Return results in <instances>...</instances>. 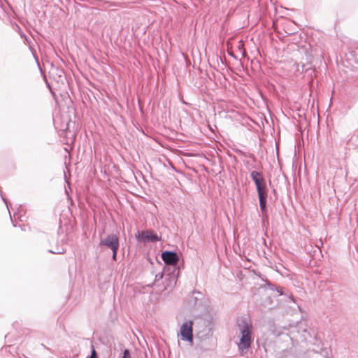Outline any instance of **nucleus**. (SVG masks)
<instances>
[{"label": "nucleus", "instance_id": "obj_12", "mask_svg": "<svg viewBox=\"0 0 358 358\" xmlns=\"http://www.w3.org/2000/svg\"><path fill=\"white\" fill-rule=\"evenodd\" d=\"M90 358H92V357H90Z\"/></svg>", "mask_w": 358, "mask_h": 358}, {"label": "nucleus", "instance_id": "obj_1", "mask_svg": "<svg viewBox=\"0 0 358 358\" xmlns=\"http://www.w3.org/2000/svg\"><path fill=\"white\" fill-rule=\"evenodd\" d=\"M238 328L240 336L237 345L238 350L243 354L249 350L251 345L252 325L250 320L241 318L238 321Z\"/></svg>", "mask_w": 358, "mask_h": 358}, {"label": "nucleus", "instance_id": "obj_11", "mask_svg": "<svg viewBox=\"0 0 358 358\" xmlns=\"http://www.w3.org/2000/svg\"><path fill=\"white\" fill-rule=\"evenodd\" d=\"M90 358H92V357H90Z\"/></svg>", "mask_w": 358, "mask_h": 358}, {"label": "nucleus", "instance_id": "obj_4", "mask_svg": "<svg viewBox=\"0 0 358 358\" xmlns=\"http://www.w3.org/2000/svg\"><path fill=\"white\" fill-rule=\"evenodd\" d=\"M250 176L256 185L257 193L267 192L265 181L259 172L253 171L251 172Z\"/></svg>", "mask_w": 358, "mask_h": 358}, {"label": "nucleus", "instance_id": "obj_5", "mask_svg": "<svg viewBox=\"0 0 358 358\" xmlns=\"http://www.w3.org/2000/svg\"><path fill=\"white\" fill-rule=\"evenodd\" d=\"M250 176L256 185L257 193L267 192L265 181L259 172L253 171L251 172Z\"/></svg>", "mask_w": 358, "mask_h": 358}, {"label": "nucleus", "instance_id": "obj_6", "mask_svg": "<svg viewBox=\"0 0 358 358\" xmlns=\"http://www.w3.org/2000/svg\"><path fill=\"white\" fill-rule=\"evenodd\" d=\"M136 236L138 241L143 242H155L159 241V238L157 234L148 230L138 232V234L136 235Z\"/></svg>", "mask_w": 358, "mask_h": 358}, {"label": "nucleus", "instance_id": "obj_2", "mask_svg": "<svg viewBox=\"0 0 358 358\" xmlns=\"http://www.w3.org/2000/svg\"><path fill=\"white\" fill-rule=\"evenodd\" d=\"M99 246H105L110 248L113 252V259L116 260L117 252L119 249V238L115 234L107 235L101 240Z\"/></svg>", "mask_w": 358, "mask_h": 358}, {"label": "nucleus", "instance_id": "obj_9", "mask_svg": "<svg viewBox=\"0 0 358 358\" xmlns=\"http://www.w3.org/2000/svg\"><path fill=\"white\" fill-rule=\"evenodd\" d=\"M130 354L128 350L124 351L123 358H129Z\"/></svg>", "mask_w": 358, "mask_h": 358}, {"label": "nucleus", "instance_id": "obj_7", "mask_svg": "<svg viewBox=\"0 0 358 358\" xmlns=\"http://www.w3.org/2000/svg\"><path fill=\"white\" fill-rule=\"evenodd\" d=\"M162 259L166 264L172 266H176L179 261V258L176 252L168 251L164 252L162 254Z\"/></svg>", "mask_w": 358, "mask_h": 358}, {"label": "nucleus", "instance_id": "obj_8", "mask_svg": "<svg viewBox=\"0 0 358 358\" xmlns=\"http://www.w3.org/2000/svg\"><path fill=\"white\" fill-rule=\"evenodd\" d=\"M258 196H259V199L261 210L262 212H264L266 210L267 192L258 193Z\"/></svg>", "mask_w": 358, "mask_h": 358}, {"label": "nucleus", "instance_id": "obj_3", "mask_svg": "<svg viewBox=\"0 0 358 358\" xmlns=\"http://www.w3.org/2000/svg\"><path fill=\"white\" fill-rule=\"evenodd\" d=\"M193 322L191 320L185 322L179 329V336L183 341L187 342L190 345L193 344Z\"/></svg>", "mask_w": 358, "mask_h": 358}, {"label": "nucleus", "instance_id": "obj_10", "mask_svg": "<svg viewBox=\"0 0 358 358\" xmlns=\"http://www.w3.org/2000/svg\"><path fill=\"white\" fill-rule=\"evenodd\" d=\"M95 357H96V352L94 350H93L90 357L94 358Z\"/></svg>", "mask_w": 358, "mask_h": 358}]
</instances>
